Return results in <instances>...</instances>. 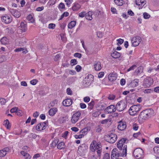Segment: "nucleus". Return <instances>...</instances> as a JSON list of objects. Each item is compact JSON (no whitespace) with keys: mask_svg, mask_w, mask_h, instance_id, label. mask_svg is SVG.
Segmentation results:
<instances>
[{"mask_svg":"<svg viewBox=\"0 0 159 159\" xmlns=\"http://www.w3.org/2000/svg\"><path fill=\"white\" fill-rule=\"evenodd\" d=\"M154 114L153 109H146L141 112L139 114L138 120H144L150 117Z\"/></svg>","mask_w":159,"mask_h":159,"instance_id":"1","label":"nucleus"},{"mask_svg":"<svg viewBox=\"0 0 159 159\" xmlns=\"http://www.w3.org/2000/svg\"><path fill=\"white\" fill-rule=\"evenodd\" d=\"M102 146L100 142L97 143L95 140H93L90 145V148L92 152H95L96 150H102Z\"/></svg>","mask_w":159,"mask_h":159,"instance_id":"2","label":"nucleus"},{"mask_svg":"<svg viewBox=\"0 0 159 159\" xmlns=\"http://www.w3.org/2000/svg\"><path fill=\"white\" fill-rule=\"evenodd\" d=\"M141 108L140 105H133L129 109V113L131 115L134 116L136 115L140 111Z\"/></svg>","mask_w":159,"mask_h":159,"instance_id":"3","label":"nucleus"},{"mask_svg":"<svg viewBox=\"0 0 159 159\" xmlns=\"http://www.w3.org/2000/svg\"><path fill=\"white\" fill-rule=\"evenodd\" d=\"M133 155L137 159L142 158L143 157V151L140 148H137L134 150Z\"/></svg>","mask_w":159,"mask_h":159,"instance_id":"4","label":"nucleus"},{"mask_svg":"<svg viewBox=\"0 0 159 159\" xmlns=\"http://www.w3.org/2000/svg\"><path fill=\"white\" fill-rule=\"evenodd\" d=\"M106 140L110 143H114L117 139V135L112 133H110L106 135Z\"/></svg>","mask_w":159,"mask_h":159,"instance_id":"5","label":"nucleus"},{"mask_svg":"<svg viewBox=\"0 0 159 159\" xmlns=\"http://www.w3.org/2000/svg\"><path fill=\"white\" fill-rule=\"evenodd\" d=\"M126 107V103L123 101H121L118 102L116 106V109L119 111L124 110Z\"/></svg>","mask_w":159,"mask_h":159,"instance_id":"6","label":"nucleus"},{"mask_svg":"<svg viewBox=\"0 0 159 159\" xmlns=\"http://www.w3.org/2000/svg\"><path fill=\"white\" fill-rule=\"evenodd\" d=\"M153 82L152 78L150 77H147L143 80V85L145 88H148L153 84Z\"/></svg>","mask_w":159,"mask_h":159,"instance_id":"7","label":"nucleus"},{"mask_svg":"<svg viewBox=\"0 0 159 159\" xmlns=\"http://www.w3.org/2000/svg\"><path fill=\"white\" fill-rule=\"evenodd\" d=\"M141 41V39L140 37L137 36L133 37L131 39L132 46L136 47L138 46Z\"/></svg>","mask_w":159,"mask_h":159,"instance_id":"8","label":"nucleus"},{"mask_svg":"<svg viewBox=\"0 0 159 159\" xmlns=\"http://www.w3.org/2000/svg\"><path fill=\"white\" fill-rule=\"evenodd\" d=\"M127 139L125 138H122L117 143L118 144L119 147L120 148V145L124 146V150H125L124 153L125 154L127 153Z\"/></svg>","mask_w":159,"mask_h":159,"instance_id":"9","label":"nucleus"},{"mask_svg":"<svg viewBox=\"0 0 159 159\" xmlns=\"http://www.w3.org/2000/svg\"><path fill=\"white\" fill-rule=\"evenodd\" d=\"M81 115L80 111H78L74 113L72 116L71 121L72 123L75 124L78 120Z\"/></svg>","mask_w":159,"mask_h":159,"instance_id":"10","label":"nucleus"},{"mask_svg":"<svg viewBox=\"0 0 159 159\" xmlns=\"http://www.w3.org/2000/svg\"><path fill=\"white\" fill-rule=\"evenodd\" d=\"M87 146H86L85 144H82L79 148L78 149V152L80 155H83L86 152Z\"/></svg>","mask_w":159,"mask_h":159,"instance_id":"11","label":"nucleus"},{"mask_svg":"<svg viewBox=\"0 0 159 159\" xmlns=\"http://www.w3.org/2000/svg\"><path fill=\"white\" fill-rule=\"evenodd\" d=\"M27 25L26 23L22 22L20 24V25L18 28V30H20V32L22 33L25 32L27 30Z\"/></svg>","mask_w":159,"mask_h":159,"instance_id":"12","label":"nucleus"},{"mask_svg":"<svg viewBox=\"0 0 159 159\" xmlns=\"http://www.w3.org/2000/svg\"><path fill=\"white\" fill-rule=\"evenodd\" d=\"M1 18L2 21L7 24L10 23L12 20V18L11 16L7 15L2 16Z\"/></svg>","mask_w":159,"mask_h":159,"instance_id":"13","label":"nucleus"},{"mask_svg":"<svg viewBox=\"0 0 159 159\" xmlns=\"http://www.w3.org/2000/svg\"><path fill=\"white\" fill-rule=\"evenodd\" d=\"M136 4L138 6L139 9H142L145 5L146 2L145 0H136L135 1Z\"/></svg>","mask_w":159,"mask_h":159,"instance_id":"14","label":"nucleus"},{"mask_svg":"<svg viewBox=\"0 0 159 159\" xmlns=\"http://www.w3.org/2000/svg\"><path fill=\"white\" fill-rule=\"evenodd\" d=\"M116 109V107L114 105H111L105 109V111L108 113H111L115 111Z\"/></svg>","mask_w":159,"mask_h":159,"instance_id":"15","label":"nucleus"},{"mask_svg":"<svg viewBox=\"0 0 159 159\" xmlns=\"http://www.w3.org/2000/svg\"><path fill=\"white\" fill-rule=\"evenodd\" d=\"M93 66L94 69L96 71H99L102 68L101 62L98 61H96L94 62Z\"/></svg>","mask_w":159,"mask_h":159,"instance_id":"16","label":"nucleus"},{"mask_svg":"<svg viewBox=\"0 0 159 159\" xmlns=\"http://www.w3.org/2000/svg\"><path fill=\"white\" fill-rule=\"evenodd\" d=\"M117 76V74L115 72H113L109 75L108 78L110 81H113L116 79Z\"/></svg>","mask_w":159,"mask_h":159,"instance_id":"17","label":"nucleus"},{"mask_svg":"<svg viewBox=\"0 0 159 159\" xmlns=\"http://www.w3.org/2000/svg\"><path fill=\"white\" fill-rule=\"evenodd\" d=\"M10 151L9 148L6 147L0 151V157H3Z\"/></svg>","mask_w":159,"mask_h":159,"instance_id":"18","label":"nucleus"},{"mask_svg":"<svg viewBox=\"0 0 159 159\" xmlns=\"http://www.w3.org/2000/svg\"><path fill=\"white\" fill-rule=\"evenodd\" d=\"M72 102V101L71 99L67 98L63 101L62 104L65 106H69L71 105Z\"/></svg>","mask_w":159,"mask_h":159,"instance_id":"19","label":"nucleus"},{"mask_svg":"<svg viewBox=\"0 0 159 159\" xmlns=\"http://www.w3.org/2000/svg\"><path fill=\"white\" fill-rule=\"evenodd\" d=\"M126 125L125 122H120L118 125L117 128L120 130H123L126 128Z\"/></svg>","mask_w":159,"mask_h":159,"instance_id":"20","label":"nucleus"},{"mask_svg":"<svg viewBox=\"0 0 159 159\" xmlns=\"http://www.w3.org/2000/svg\"><path fill=\"white\" fill-rule=\"evenodd\" d=\"M139 80L137 79H135L131 81L130 84V85L132 87H134L138 85Z\"/></svg>","mask_w":159,"mask_h":159,"instance_id":"21","label":"nucleus"},{"mask_svg":"<svg viewBox=\"0 0 159 159\" xmlns=\"http://www.w3.org/2000/svg\"><path fill=\"white\" fill-rule=\"evenodd\" d=\"M11 12L14 17L16 18L19 17L21 15V13L18 11H11Z\"/></svg>","mask_w":159,"mask_h":159,"instance_id":"22","label":"nucleus"},{"mask_svg":"<svg viewBox=\"0 0 159 159\" xmlns=\"http://www.w3.org/2000/svg\"><path fill=\"white\" fill-rule=\"evenodd\" d=\"M92 11H89L87 13H86L85 17L86 19L90 20H92Z\"/></svg>","mask_w":159,"mask_h":159,"instance_id":"23","label":"nucleus"},{"mask_svg":"<svg viewBox=\"0 0 159 159\" xmlns=\"http://www.w3.org/2000/svg\"><path fill=\"white\" fill-rule=\"evenodd\" d=\"M1 43L4 45L7 44L9 42V40L6 37L2 38L1 40Z\"/></svg>","mask_w":159,"mask_h":159,"instance_id":"24","label":"nucleus"},{"mask_svg":"<svg viewBox=\"0 0 159 159\" xmlns=\"http://www.w3.org/2000/svg\"><path fill=\"white\" fill-rule=\"evenodd\" d=\"M120 53L116 51H115L112 53H111V56L113 58H119L120 56Z\"/></svg>","mask_w":159,"mask_h":159,"instance_id":"25","label":"nucleus"},{"mask_svg":"<svg viewBox=\"0 0 159 159\" xmlns=\"http://www.w3.org/2000/svg\"><path fill=\"white\" fill-rule=\"evenodd\" d=\"M57 109L56 108H51L49 111V114L51 116H53L56 113Z\"/></svg>","mask_w":159,"mask_h":159,"instance_id":"26","label":"nucleus"},{"mask_svg":"<svg viewBox=\"0 0 159 159\" xmlns=\"http://www.w3.org/2000/svg\"><path fill=\"white\" fill-rule=\"evenodd\" d=\"M76 21L73 20L69 23L68 25V28L71 29L75 27L76 25Z\"/></svg>","mask_w":159,"mask_h":159,"instance_id":"27","label":"nucleus"},{"mask_svg":"<svg viewBox=\"0 0 159 159\" xmlns=\"http://www.w3.org/2000/svg\"><path fill=\"white\" fill-rule=\"evenodd\" d=\"M15 51L16 52H18L22 51V53L25 54H26L27 52V51L26 50V49H25L24 48H19L16 49L15 50Z\"/></svg>","mask_w":159,"mask_h":159,"instance_id":"28","label":"nucleus"},{"mask_svg":"<svg viewBox=\"0 0 159 159\" xmlns=\"http://www.w3.org/2000/svg\"><path fill=\"white\" fill-rule=\"evenodd\" d=\"M4 125L7 128V129H9L10 128L11 125L10 124L9 120H6L4 122Z\"/></svg>","mask_w":159,"mask_h":159,"instance_id":"29","label":"nucleus"},{"mask_svg":"<svg viewBox=\"0 0 159 159\" xmlns=\"http://www.w3.org/2000/svg\"><path fill=\"white\" fill-rule=\"evenodd\" d=\"M47 122H46L40 123L36 126V129L37 130H39L40 129V127L39 126H42L43 125H46L47 124Z\"/></svg>","mask_w":159,"mask_h":159,"instance_id":"30","label":"nucleus"},{"mask_svg":"<svg viewBox=\"0 0 159 159\" xmlns=\"http://www.w3.org/2000/svg\"><path fill=\"white\" fill-rule=\"evenodd\" d=\"M65 146L64 143L63 142H61L57 144V148L59 149H61L64 148Z\"/></svg>","mask_w":159,"mask_h":159,"instance_id":"31","label":"nucleus"},{"mask_svg":"<svg viewBox=\"0 0 159 159\" xmlns=\"http://www.w3.org/2000/svg\"><path fill=\"white\" fill-rule=\"evenodd\" d=\"M143 71V67L142 66L139 67L135 70V73L137 75L142 73Z\"/></svg>","mask_w":159,"mask_h":159,"instance_id":"32","label":"nucleus"},{"mask_svg":"<svg viewBox=\"0 0 159 159\" xmlns=\"http://www.w3.org/2000/svg\"><path fill=\"white\" fill-rule=\"evenodd\" d=\"M80 6L78 3H75L73 6L72 9L73 10H78L80 9Z\"/></svg>","mask_w":159,"mask_h":159,"instance_id":"33","label":"nucleus"},{"mask_svg":"<svg viewBox=\"0 0 159 159\" xmlns=\"http://www.w3.org/2000/svg\"><path fill=\"white\" fill-rule=\"evenodd\" d=\"M6 30L8 34H12L14 32V29L11 27H8L7 28Z\"/></svg>","mask_w":159,"mask_h":159,"instance_id":"34","label":"nucleus"},{"mask_svg":"<svg viewBox=\"0 0 159 159\" xmlns=\"http://www.w3.org/2000/svg\"><path fill=\"white\" fill-rule=\"evenodd\" d=\"M115 4L118 6H121L123 4L122 0H114Z\"/></svg>","mask_w":159,"mask_h":159,"instance_id":"35","label":"nucleus"},{"mask_svg":"<svg viewBox=\"0 0 159 159\" xmlns=\"http://www.w3.org/2000/svg\"><path fill=\"white\" fill-rule=\"evenodd\" d=\"M88 131V129L87 128H84L82 129L80 132V133H81L84 136L87 133Z\"/></svg>","mask_w":159,"mask_h":159,"instance_id":"36","label":"nucleus"},{"mask_svg":"<svg viewBox=\"0 0 159 159\" xmlns=\"http://www.w3.org/2000/svg\"><path fill=\"white\" fill-rule=\"evenodd\" d=\"M58 141V139H56L53 140L51 144V146L53 148L55 147Z\"/></svg>","mask_w":159,"mask_h":159,"instance_id":"37","label":"nucleus"},{"mask_svg":"<svg viewBox=\"0 0 159 159\" xmlns=\"http://www.w3.org/2000/svg\"><path fill=\"white\" fill-rule=\"evenodd\" d=\"M69 13L67 12H65L61 15V18L59 19V20H61L64 16L66 17L68 16Z\"/></svg>","mask_w":159,"mask_h":159,"instance_id":"38","label":"nucleus"},{"mask_svg":"<svg viewBox=\"0 0 159 159\" xmlns=\"http://www.w3.org/2000/svg\"><path fill=\"white\" fill-rule=\"evenodd\" d=\"M27 19L31 23H32L34 21V19L31 15H29L27 17Z\"/></svg>","mask_w":159,"mask_h":159,"instance_id":"39","label":"nucleus"},{"mask_svg":"<svg viewBox=\"0 0 159 159\" xmlns=\"http://www.w3.org/2000/svg\"><path fill=\"white\" fill-rule=\"evenodd\" d=\"M153 151L155 153L159 155V147H155L153 148Z\"/></svg>","mask_w":159,"mask_h":159,"instance_id":"40","label":"nucleus"},{"mask_svg":"<svg viewBox=\"0 0 159 159\" xmlns=\"http://www.w3.org/2000/svg\"><path fill=\"white\" fill-rule=\"evenodd\" d=\"M77 63V61L75 59H72L70 61V65L73 66L76 65Z\"/></svg>","mask_w":159,"mask_h":159,"instance_id":"41","label":"nucleus"},{"mask_svg":"<svg viewBox=\"0 0 159 159\" xmlns=\"http://www.w3.org/2000/svg\"><path fill=\"white\" fill-rule=\"evenodd\" d=\"M143 18L145 19H149L150 17V15L146 12L144 13L143 14Z\"/></svg>","mask_w":159,"mask_h":159,"instance_id":"42","label":"nucleus"},{"mask_svg":"<svg viewBox=\"0 0 159 159\" xmlns=\"http://www.w3.org/2000/svg\"><path fill=\"white\" fill-rule=\"evenodd\" d=\"M65 5L62 2L60 3L58 6V8L60 9H63L65 8Z\"/></svg>","mask_w":159,"mask_h":159,"instance_id":"43","label":"nucleus"},{"mask_svg":"<svg viewBox=\"0 0 159 159\" xmlns=\"http://www.w3.org/2000/svg\"><path fill=\"white\" fill-rule=\"evenodd\" d=\"M117 41L118 42V43H117V45L118 46H119L123 43L124 42V40L121 39H117Z\"/></svg>","mask_w":159,"mask_h":159,"instance_id":"44","label":"nucleus"},{"mask_svg":"<svg viewBox=\"0 0 159 159\" xmlns=\"http://www.w3.org/2000/svg\"><path fill=\"white\" fill-rule=\"evenodd\" d=\"M120 148H119V145H118V144L117 143V147L118 148V149H119V150H120V151H123V152H124V151L125 150H124V146L123 145H120Z\"/></svg>","mask_w":159,"mask_h":159,"instance_id":"45","label":"nucleus"},{"mask_svg":"<svg viewBox=\"0 0 159 159\" xmlns=\"http://www.w3.org/2000/svg\"><path fill=\"white\" fill-rule=\"evenodd\" d=\"M6 102V100L3 98H0V103L2 105H3Z\"/></svg>","mask_w":159,"mask_h":159,"instance_id":"46","label":"nucleus"},{"mask_svg":"<svg viewBox=\"0 0 159 159\" xmlns=\"http://www.w3.org/2000/svg\"><path fill=\"white\" fill-rule=\"evenodd\" d=\"M74 56L80 58L82 56V54L79 53H76L74 54Z\"/></svg>","mask_w":159,"mask_h":159,"instance_id":"47","label":"nucleus"},{"mask_svg":"<svg viewBox=\"0 0 159 159\" xmlns=\"http://www.w3.org/2000/svg\"><path fill=\"white\" fill-rule=\"evenodd\" d=\"M86 13L85 11H83L82 12L80 13L79 14V16L81 17H83L85 16Z\"/></svg>","mask_w":159,"mask_h":159,"instance_id":"48","label":"nucleus"},{"mask_svg":"<svg viewBox=\"0 0 159 159\" xmlns=\"http://www.w3.org/2000/svg\"><path fill=\"white\" fill-rule=\"evenodd\" d=\"M110 155L108 153H106L104 155L103 159H109Z\"/></svg>","mask_w":159,"mask_h":159,"instance_id":"49","label":"nucleus"},{"mask_svg":"<svg viewBox=\"0 0 159 159\" xmlns=\"http://www.w3.org/2000/svg\"><path fill=\"white\" fill-rule=\"evenodd\" d=\"M137 67L136 66V65H133L131 66L127 70V71H129L131 70H134L135 68Z\"/></svg>","mask_w":159,"mask_h":159,"instance_id":"50","label":"nucleus"},{"mask_svg":"<svg viewBox=\"0 0 159 159\" xmlns=\"http://www.w3.org/2000/svg\"><path fill=\"white\" fill-rule=\"evenodd\" d=\"M38 80L36 79H34L30 81V83L33 85H34L37 83Z\"/></svg>","mask_w":159,"mask_h":159,"instance_id":"51","label":"nucleus"},{"mask_svg":"<svg viewBox=\"0 0 159 159\" xmlns=\"http://www.w3.org/2000/svg\"><path fill=\"white\" fill-rule=\"evenodd\" d=\"M90 100V98L89 97H85L84 98V101L86 102H89Z\"/></svg>","mask_w":159,"mask_h":159,"instance_id":"52","label":"nucleus"},{"mask_svg":"<svg viewBox=\"0 0 159 159\" xmlns=\"http://www.w3.org/2000/svg\"><path fill=\"white\" fill-rule=\"evenodd\" d=\"M65 1L66 2V5L69 7V5L72 3V0H65Z\"/></svg>","mask_w":159,"mask_h":159,"instance_id":"53","label":"nucleus"},{"mask_svg":"<svg viewBox=\"0 0 159 159\" xmlns=\"http://www.w3.org/2000/svg\"><path fill=\"white\" fill-rule=\"evenodd\" d=\"M96 152L97 153L98 156L99 158H100L101 155V153L102 152V150H96Z\"/></svg>","mask_w":159,"mask_h":159,"instance_id":"54","label":"nucleus"},{"mask_svg":"<svg viewBox=\"0 0 159 159\" xmlns=\"http://www.w3.org/2000/svg\"><path fill=\"white\" fill-rule=\"evenodd\" d=\"M115 98V96L113 95H109L108 98L110 100H113Z\"/></svg>","mask_w":159,"mask_h":159,"instance_id":"55","label":"nucleus"},{"mask_svg":"<svg viewBox=\"0 0 159 159\" xmlns=\"http://www.w3.org/2000/svg\"><path fill=\"white\" fill-rule=\"evenodd\" d=\"M55 26V25L54 24H50L49 25L48 27L50 29H54Z\"/></svg>","mask_w":159,"mask_h":159,"instance_id":"56","label":"nucleus"},{"mask_svg":"<svg viewBox=\"0 0 159 159\" xmlns=\"http://www.w3.org/2000/svg\"><path fill=\"white\" fill-rule=\"evenodd\" d=\"M84 136L83 134L81 133H80V134L79 135H75V138L76 139H80L83 138Z\"/></svg>","mask_w":159,"mask_h":159,"instance_id":"57","label":"nucleus"},{"mask_svg":"<svg viewBox=\"0 0 159 159\" xmlns=\"http://www.w3.org/2000/svg\"><path fill=\"white\" fill-rule=\"evenodd\" d=\"M133 127L134 130H137L138 129L139 127L137 124H134L133 125Z\"/></svg>","mask_w":159,"mask_h":159,"instance_id":"58","label":"nucleus"},{"mask_svg":"<svg viewBox=\"0 0 159 159\" xmlns=\"http://www.w3.org/2000/svg\"><path fill=\"white\" fill-rule=\"evenodd\" d=\"M17 109L16 107H14V108H13L12 109H11L10 110V112H11V113H14V112H16V111H17Z\"/></svg>","mask_w":159,"mask_h":159,"instance_id":"59","label":"nucleus"},{"mask_svg":"<svg viewBox=\"0 0 159 159\" xmlns=\"http://www.w3.org/2000/svg\"><path fill=\"white\" fill-rule=\"evenodd\" d=\"M6 59L5 58V57L4 56L0 57V63H2V62L5 61Z\"/></svg>","mask_w":159,"mask_h":159,"instance_id":"60","label":"nucleus"},{"mask_svg":"<svg viewBox=\"0 0 159 159\" xmlns=\"http://www.w3.org/2000/svg\"><path fill=\"white\" fill-rule=\"evenodd\" d=\"M66 92L68 94L71 95L72 94V92L70 89L68 88L67 89Z\"/></svg>","mask_w":159,"mask_h":159,"instance_id":"61","label":"nucleus"},{"mask_svg":"<svg viewBox=\"0 0 159 159\" xmlns=\"http://www.w3.org/2000/svg\"><path fill=\"white\" fill-rule=\"evenodd\" d=\"M125 83V80L124 79H121L120 81V84L122 85H124Z\"/></svg>","mask_w":159,"mask_h":159,"instance_id":"62","label":"nucleus"},{"mask_svg":"<svg viewBox=\"0 0 159 159\" xmlns=\"http://www.w3.org/2000/svg\"><path fill=\"white\" fill-rule=\"evenodd\" d=\"M104 72H99L98 74V78H101L104 75Z\"/></svg>","mask_w":159,"mask_h":159,"instance_id":"63","label":"nucleus"},{"mask_svg":"<svg viewBox=\"0 0 159 159\" xmlns=\"http://www.w3.org/2000/svg\"><path fill=\"white\" fill-rule=\"evenodd\" d=\"M81 69V67L80 65H77L75 67V69L77 72H79L80 71Z\"/></svg>","mask_w":159,"mask_h":159,"instance_id":"64","label":"nucleus"}]
</instances>
